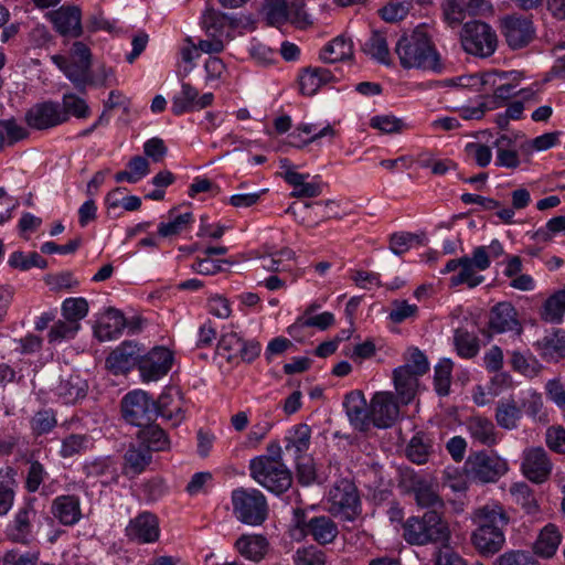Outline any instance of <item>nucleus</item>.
<instances>
[{
    "label": "nucleus",
    "mask_w": 565,
    "mask_h": 565,
    "mask_svg": "<svg viewBox=\"0 0 565 565\" xmlns=\"http://www.w3.org/2000/svg\"><path fill=\"white\" fill-rule=\"evenodd\" d=\"M466 429L475 444L493 447L500 441L494 424L487 417L476 415L466 420Z\"/></svg>",
    "instance_id": "393cba45"
},
{
    "label": "nucleus",
    "mask_w": 565,
    "mask_h": 565,
    "mask_svg": "<svg viewBox=\"0 0 565 565\" xmlns=\"http://www.w3.org/2000/svg\"><path fill=\"white\" fill-rule=\"evenodd\" d=\"M333 323V313L324 311L312 317H298L296 321L287 328V332L290 335H295L297 331L303 328H317L319 330H327Z\"/></svg>",
    "instance_id": "de8ad7c7"
},
{
    "label": "nucleus",
    "mask_w": 565,
    "mask_h": 565,
    "mask_svg": "<svg viewBox=\"0 0 565 565\" xmlns=\"http://www.w3.org/2000/svg\"><path fill=\"white\" fill-rule=\"evenodd\" d=\"M403 536L412 545H447L451 540L448 521L436 510H429L422 516H411L403 524Z\"/></svg>",
    "instance_id": "f03ea898"
},
{
    "label": "nucleus",
    "mask_w": 565,
    "mask_h": 565,
    "mask_svg": "<svg viewBox=\"0 0 565 565\" xmlns=\"http://www.w3.org/2000/svg\"><path fill=\"white\" fill-rule=\"evenodd\" d=\"M125 190V188H116L107 193L105 204L109 211L121 207L132 212L140 209L141 199L137 195H124Z\"/></svg>",
    "instance_id": "49530a36"
},
{
    "label": "nucleus",
    "mask_w": 565,
    "mask_h": 565,
    "mask_svg": "<svg viewBox=\"0 0 565 565\" xmlns=\"http://www.w3.org/2000/svg\"><path fill=\"white\" fill-rule=\"evenodd\" d=\"M414 498L418 507L438 511L444 508V501L436 489L426 481H417L413 488Z\"/></svg>",
    "instance_id": "a19ab883"
},
{
    "label": "nucleus",
    "mask_w": 565,
    "mask_h": 565,
    "mask_svg": "<svg viewBox=\"0 0 565 565\" xmlns=\"http://www.w3.org/2000/svg\"><path fill=\"white\" fill-rule=\"evenodd\" d=\"M553 463L542 447L526 448L522 454L521 471L533 483H544L551 476Z\"/></svg>",
    "instance_id": "ddd939ff"
},
{
    "label": "nucleus",
    "mask_w": 565,
    "mask_h": 565,
    "mask_svg": "<svg viewBox=\"0 0 565 565\" xmlns=\"http://www.w3.org/2000/svg\"><path fill=\"white\" fill-rule=\"evenodd\" d=\"M493 147L495 148V167L511 170L520 167V154L515 141L511 137L504 134L500 135L493 141Z\"/></svg>",
    "instance_id": "7c9ffc66"
},
{
    "label": "nucleus",
    "mask_w": 565,
    "mask_h": 565,
    "mask_svg": "<svg viewBox=\"0 0 565 565\" xmlns=\"http://www.w3.org/2000/svg\"><path fill=\"white\" fill-rule=\"evenodd\" d=\"M333 75L324 67H309L299 75V87L303 95L312 96L319 88L329 83Z\"/></svg>",
    "instance_id": "e433bc0d"
},
{
    "label": "nucleus",
    "mask_w": 565,
    "mask_h": 565,
    "mask_svg": "<svg viewBox=\"0 0 565 565\" xmlns=\"http://www.w3.org/2000/svg\"><path fill=\"white\" fill-rule=\"evenodd\" d=\"M250 477L262 487L275 493H282L291 486V473L281 460L257 456L249 461Z\"/></svg>",
    "instance_id": "20e7f679"
},
{
    "label": "nucleus",
    "mask_w": 565,
    "mask_h": 565,
    "mask_svg": "<svg viewBox=\"0 0 565 565\" xmlns=\"http://www.w3.org/2000/svg\"><path fill=\"white\" fill-rule=\"evenodd\" d=\"M521 407L534 422L547 424L548 415L544 408L542 394L535 390H529L521 402Z\"/></svg>",
    "instance_id": "a18cd8bd"
},
{
    "label": "nucleus",
    "mask_w": 565,
    "mask_h": 565,
    "mask_svg": "<svg viewBox=\"0 0 565 565\" xmlns=\"http://www.w3.org/2000/svg\"><path fill=\"white\" fill-rule=\"evenodd\" d=\"M471 521L477 527L502 529L508 523V516L501 504L489 502L473 510Z\"/></svg>",
    "instance_id": "c756f323"
},
{
    "label": "nucleus",
    "mask_w": 565,
    "mask_h": 565,
    "mask_svg": "<svg viewBox=\"0 0 565 565\" xmlns=\"http://www.w3.org/2000/svg\"><path fill=\"white\" fill-rule=\"evenodd\" d=\"M494 418L501 428L513 430L522 418V408L513 398L502 399L497 405Z\"/></svg>",
    "instance_id": "58836bf2"
},
{
    "label": "nucleus",
    "mask_w": 565,
    "mask_h": 565,
    "mask_svg": "<svg viewBox=\"0 0 565 565\" xmlns=\"http://www.w3.org/2000/svg\"><path fill=\"white\" fill-rule=\"evenodd\" d=\"M419 376L408 371L406 367H396L393 371V382L395 391L402 404H409L416 396Z\"/></svg>",
    "instance_id": "473e14b6"
},
{
    "label": "nucleus",
    "mask_w": 565,
    "mask_h": 565,
    "mask_svg": "<svg viewBox=\"0 0 565 565\" xmlns=\"http://www.w3.org/2000/svg\"><path fill=\"white\" fill-rule=\"evenodd\" d=\"M151 459V454L142 446L130 445L124 455L122 473L135 478L146 470Z\"/></svg>",
    "instance_id": "f704fd0d"
},
{
    "label": "nucleus",
    "mask_w": 565,
    "mask_h": 565,
    "mask_svg": "<svg viewBox=\"0 0 565 565\" xmlns=\"http://www.w3.org/2000/svg\"><path fill=\"white\" fill-rule=\"evenodd\" d=\"M562 542V535L556 525L548 523L545 525L533 546L534 553L541 557H552Z\"/></svg>",
    "instance_id": "c9c22d12"
},
{
    "label": "nucleus",
    "mask_w": 565,
    "mask_h": 565,
    "mask_svg": "<svg viewBox=\"0 0 565 565\" xmlns=\"http://www.w3.org/2000/svg\"><path fill=\"white\" fill-rule=\"evenodd\" d=\"M486 92H493L486 98L488 109H497L505 105V103L515 95V89L522 79V74L518 71L484 72Z\"/></svg>",
    "instance_id": "9d476101"
},
{
    "label": "nucleus",
    "mask_w": 565,
    "mask_h": 565,
    "mask_svg": "<svg viewBox=\"0 0 565 565\" xmlns=\"http://www.w3.org/2000/svg\"><path fill=\"white\" fill-rule=\"evenodd\" d=\"M399 407L391 392H377L371 399L370 422L379 428L391 427L398 418Z\"/></svg>",
    "instance_id": "dca6fc26"
},
{
    "label": "nucleus",
    "mask_w": 565,
    "mask_h": 565,
    "mask_svg": "<svg viewBox=\"0 0 565 565\" xmlns=\"http://www.w3.org/2000/svg\"><path fill=\"white\" fill-rule=\"evenodd\" d=\"M29 127L38 130L50 129L65 122V114L61 105L54 102H43L32 106L25 114Z\"/></svg>",
    "instance_id": "a211bd4d"
},
{
    "label": "nucleus",
    "mask_w": 565,
    "mask_h": 565,
    "mask_svg": "<svg viewBox=\"0 0 565 565\" xmlns=\"http://www.w3.org/2000/svg\"><path fill=\"white\" fill-rule=\"evenodd\" d=\"M452 367L454 363L450 359H441L435 366L434 385L440 396L449 394Z\"/></svg>",
    "instance_id": "8fccbe9b"
},
{
    "label": "nucleus",
    "mask_w": 565,
    "mask_h": 565,
    "mask_svg": "<svg viewBox=\"0 0 565 565\" xmlns=\"http://www.w3.org/2000/svg\"><path fill=\"white\" fill-rule=\"evenodd\" d=\"M488 328L492 333L513 332L521 335L523 332L522 323L518 318L514 306L509 301H502L494 305L489 312Z\"/></svg>",
    "instance_id": "f3484780"
},
{
    "label": "nucleus",
    "mask_w": 565,
    "mask_h": 565,
    "mask_svg": "<svg viewBox=\"0 0 565 565\" xmlns=\"http://www.w3.org/2000/svg\"><path fill=\"white\" fill-rule=\"evenodd\" d=\"M36 511L32 504H25L15 513L13 521L8 526L10 539L15 543L28 544L32 539V521Z\"/></svg>",
    "instance_id": "bb28decb"
},
{
    "label": "nucleus",
    "mask_w": 565,
    "mask_h": 565,
    "mask_svg": "<svg viewBox=\"0 0 565 565\" xmlns=\"http://www.w3.org/2000/svg\"><path fill=\"white\" fill-rule=\"evenodd\" d=\"M137 439L150 454L152 451H167L171 447L167 433L157 424H147L137 433Z\"/></svg>",
    "instance_id": "2f4dec72"
},
{
    "label": "nucleus",
    "mask_w": 565,
    "mask_h": 565,
    "mask_svg": "<svg viewBox=\"0 0 565 565\" xmlns=\"http://www.w3.org/2000/svg\"><path fill=\"white\" fill-rule=\"evenodd\" d=\"M51 512L63 525H74L82 518L81 502L76 495H58L52 502Z\"/></svg>",
    "instance_id": "cd10ccee"
},
{
    "label": "nucleus",
    "mask_w": 565,
    "mask_h": 565,
    "mask_svg": "<svg viewBox=\"0 0 565 565\" xmlns=\"http://www.w3.org/2000/svg\"><path fill=\"white\" fill-rule=\"evenodd\" d=\"M56 424V416L52 409L36 412L30 422L32 433L38 436L50 433Z\"/></svg>",
    "instance_id": "bf43d9fd"
},
{
    "label": "nucleus",
    "mask_w": 565,
    "mask_h": 565,
    "mask_svg": "<svg viewBox=\"0 0 565 565\" xmlns=\"http://www.w3.org/2000/svg\"><path fill=\"white\" fill-rule=\"evenodd\" d=\"M198 90L188 83H183L181 92L172 99L171 110L174 115H182L184 113L195 110V100Z\"/></svg>",
    "instance_id": "09e8293b"
},
{
    "label": "nucleus",
    "mask_w": 565,
    "mask_h": 565,
    "mask_svg": "<svg viewBox=\"0 0 565 565\" xmlns=\"http://www.w3.org/2000/svg\"><path fill=\"white\" fill-rule=\"evenodd\" d=\"M311 438V429L306 424L297 425L288 437L287 449H295V452L301 454L309 449Z\"/></svg>",
    "instance_id": "680f3d73"
},
{
    "label": "nucleus",
    "mask_w": 565,
    "mask_h": 565,
    "mask_svg": "<svg viewBox=\"0 0 565 565\" xmlns=\"http://www.w3.org/2000/svg\"><path fill=\"white\" fill-rule=\"evenodd\" d=\"M90 446V439L87 435L72 434L62 440L60 455L63 458H70L81 455Z\"/></svg>",
    "instance_id": "6e6d98bb"
},
{
    "label": "nucleus",
    "mask_w": 565,
    "mask_h": 565,
    "mask_svg": "<svg viewBox=\"0 0 565 565\" xmlns=\"http://www.w3.org/2000/svg\"><path fill=\"white\" fill-rule=\"evenodd\" d=\"M50 21L62 35L77 38L82 34V13L77 7H61L49 13Z\"/></svg>",
    "instance_id": "b1692460"
},
{
    "label": "nucleus",
    "mask_w": 565,
    "mask_h": 565,
    "mask_svg": "<svg viewBox=\"0 0 565 565\" xmlns=\"http://www.w3.org/2000/svg\"><path fill=\"white\" fill-rule=\"evenodd\" d=\"M126 535L139 544L156 542L160 535L158 519L149 512L137 515L126 526Z\"/></svg>",
    "instance_id": "aec40b11"
},
{
    "label": "nucleus",
    "mask_w": 565,
    "mask_h": 565,
    "mask_svg": "<svg viewBox=\"0 0 565 565\" xmlns=\"http://www.w3.org/2000/svg\"><path fill=\"white\" fill-rule=\"evenodd\" d=\"M39 559V551L20 552L11 550L4 553L1 565H38Z\"/></svg>",
    "instance_id": "338daca9"
},
{
    "label": "nucleus",
    "mask_w": 565,
    "mask_h": 565,
    "mask_svg": "<svg viewBox=\"0 0 565 565\" xmlns=\"http://www.w3.org/2000/svg\"><path fill=\"white\" fill-rule=\"evenodd\" d=\"M395 53L405 70L415 68L435 74H441L445 70L443 58L424 24L405 32L395 44Z\"/></svg>",
    "instance_id": "f257e3e1"
},
{
    "label": "nucleus",
    "mask_w": 565,
    "mask_h": 565,
    "mask_svg": "<svg viewBox=\"0 0 565 565\" xmlns=\"http://www.w3.org/2000/svg\"><path fill=\"white\" fill-rule=\"evenodd\" d=\"M9 266L19 270H29L33 267L45 268L47 262L38 253L33 252L24 254L22 252H13L8 259Z\"/></svg>",
    "instance_id": "864d4df0"
},
{
    "label": "nucleus",
    "mask_w": 565,
    "mask_h": 565,
    "mask_svg": "<svg viewBox=\"0 0 565 565\" xmlns=\"http://www.w3.org/2000/svg\"><path fill=\"white\" fill-rule=\"evenodd\" d=\"M490 267L483 249H472L471 256H462L454 258L446 263L440 274L446 275L457 271L449 278L450 287L467 286L468 288H476L484 281V276L480 271H484Z\"/></svg>",
    "instance_id": "7ed1b4c3"
},
{
    "label": "nucleus",
    "mask_w": 565,
    "mask_h": 565,
    "mask_svg": "<svg viewBox=\"0 0 565 565\" xmlns=\"http://www.w3.org/2000/svg\"><path fill=\"white\" fill-rule=\"evenodd\" d=\"M88 313V302L83 297L67 298L62 303V316L64 319L81 324L79 321Z\"/></svg>",
    "instance_id": "5fc2aeb1"
},
{
    "label": "nucleus",
    "mask_w": 565,
    "mask_h": 565,
    "mask_svg": "<svg viewBox=\"0 0 565 565\" xmlns=\"http://www.w3.org/2000/svg\"><path fill=\"white\" fill-rule=\"evenodd\" d=\"M295 253L290 248H282L278 252L271 253L268 257L262 260L263 267L273 273H281L291 269V262Z\"/></svg>",
    "instance_id": "603ef678"
},
{
    "label": "nucleus",
    "mask_w": 565,
    "mask_h": 565,
    "mask_svg": "<svg viewBox=\"0 0 565 565\" xmlns=\"http://www.w3.org/2000/svg\"><path fill=\"white\" fill-rule=\"evenodd\" d=\"M465 467L470 480L482 484L495 483L509 471L507 459L495 451L487 450L471 452Z\"/></svg>",
    "instance_id": "39448f33"
},
{
    "label": "nucleus",
    "mask_w": 565,
    "mask_h": 565,
    "mask_svg": "<svg viewBox=\"0 0 565 565\" xmlns=\"http://www.w3.org/2000/svg\"><path fill=\"white\" fill-rule=\"evenodd\" d=\"M89 67L87 64L70 63L65 72V76L74 84V86L85 92L86 86L90 84Z\"/></svg>",
    "instance_id": "e2e57ef3"
},
{
    "label": "nucleus",
    "mask_w": 565,
    "mask_h": 565,
    "mask_svg": "<svg viewBox=\"0 0 565 565\" xmlns=\"http://www.w3.org/2000/svg\"><path fill=\"white\" fill-rule=\"evenodd\" d=\"M463 50L479 57H488L494 53L498 45L495 31L480 21L467 22L460 34Z\"/></svg>",
    "instance_id": "0eeeda50"
},
{
    "label": "nucleus",
    "mask_w": 565,
    "mask_h": 565,
    "mask_svg": "<svg viewBox=\"0 0 565 565\" xmlns=\"http://www.w3.org/2000/svg\"><path fill=\"white\" fill-rule=\"evenodd\" d=\"M337 524L327 515H320L306 520L303 513L296 512L295 526L290 530V535L295 540H301L310 535L321 545L332 543L338 536Z\"/></svg>",
    "instance_id": "9b49d317"
},
{
    "label": "nucleus",
    "mask_w": 565,
    "mask_h": 565,
    "mask_svg": "<svg viewBox=\"0 0 565 565\" xmlns=\"http://www.w3.org/2000/svg\"><path fill=\"white\" fill-rule=\"evenodd\" d=\"M126 327L124 313L115 308L106 309L99 317L95 327V335L100 341L117 339Z\"/></svg>",
    "instance_id": "a878e982"
},
{
    "label": "nucleus",
    "mask_w": 565,
    "mask_h": 565,
    "mask_svg": "<svg viewBox=\"0 0 565 565\" xmlns=\"http://www.w3.org/2000/svg\"><path fill=\"white\" fill-rule=\"evenodd\" d=\"M505 536L502 529L476 527L471 533V544L482 556L497 554L504 545Z\"/></svg>",
    "instance_id": "5701e85b"
},
{
    "label": "nucleus",
    "mask_w": 565,
    "mask_h": 565,
    "mask_svg": "<svg viewBox=\"0 0 565 565\" xmlns=\"http://www.w3.org/2000/svg\"><path fill=\"white\" fill-rule=\"evenodd\" d=\"M497 565H540V563L524 551H509L500 555Z\"/></svg>",
    "instance_id": "774afa93"
},
{
    "label": "nucleus",
    "mask_w": 565,
    "mask_h": 565,
    "mask_svg": "<svg viewBox=\"0 0 565 565\" xmlns=\"http://www.w3.org/2000/svg\"><path fill=\"white\" fill-rule=\"evenodd\" d=\"M121 414L130 425L143 427L156 415V402L142 390H134L121 399Z\"/></svg>",
    "instance_id": "f8f14e48"
},
{
    "label": "nucleus",
    "mask_w": 565,
    "mask_h": 565,
    "mask_svg": "<svg viewBox=\"0 0 565 565\" xmlns=\"http://www.w3.org/2000/svg\"><path fill=\"white\" fill-rule=\"evenodd\" d=\"M237 552L246 559L260 562L268 550V542L260 534H244L235 542Z\"/></svg>",
    "instance_id": "72a5a7b5"
},
{
    "label": "nucleus",
    "mask_w": 565,
    "mask_h": 565,
    "mask_svg": "<svg viewBox=\"0 0 565 565\" xmlns=\"http://www.w3.org/2000/svg\"><path fill=\"white\" fill-rule=\"evenodd\" d=\"M457 353L465 359H471L479 352V343L476 337L468 332H457L455 335Z\"/></svg>",
    "instance_id": "69168bd1"
},
{
    "label": "nucleus",
    "mask_w": 565,
    "mask_h": 565,
    "mask_svg": "<svg viewBox=\"0 0 565 565\" xmlns=\"http://www.w3.org/2000/svg\"><path fill=\"white\" fill-rule=\"evenodd\" d=\"M81 329V324H75L70 320H58L55 322L50 332H49V342L50 343H60L63 340H68L74 338L78 330Z\"/></svg>",
    "instance_id": "052dcab7"
},
{
    "label": "nucleus",
    "mask_w": 565,
    "mask_h": 565,
    "mask_svg": "<svg viewBox=\"0 0 565 565\" xmlns=\"http://www.w3.org/2000/svg\"><path fill=\"white\" fill-rule=\"evenodd\" d=\"M412 3L408 0H392L380 9L381 18L390 23L397 22L406 18Z\"/></svg>",
    "instance_id": "13d9d810"
},
{
    "label": "nucleus",
    "mask_w": 565,
    "mask_h": 565,
    "mask_svg": "<svg viewBox=\"0 0 565 565\" xmlns=\"http://www.w3.org/2000/svg\"><path fill=\"white\" fill-rule=\"evenodd\" d=\"M167 222H161L158 226V234L162 237H172L185 231L194 221L191 212L177 213L171 210Z\"/></svg>",
    "instance_id": "ea45409f"
},
{
    "label": "nucleus",
    "mask_w": 565,
    "mask_h": 565,
    "mask_svg": "<svg viewBox=\"0 0 565 565\" xmlns=\"http://www.w3.org/2000/svg\"><path fill=\"white\" fill-rule=\"evenodd\" d=\"M140 348L132 341H124L106 359L107 369L115 375L126 374L139 365Z\"/></svg>",
    "instance_id": "6ab92c4d"
},
{
    "label": "nucleus",
    "mask_w": 565,
    "mask_h": 565,
    "mask_svg": "<svg viewBox=\"0 0 565 565\" xmlns=\"http://www.w3.org/2000/svg\"><path fill=\"white\" fill-rule=\"evenodd\" d=\"M185 404L179 391L169 388L164 391L156 403V414L179 426L185 418Z\"/></svg>",
    "instance_id": "412c9836"
},
{
    "label": "nucleus",
    "mask_w": 565,
    "mask_h": 565,
    "mask_svg": "<svg viewBox=\"0 0 565 565\" xmlns=\"http://www.w3.org/2000/svg\"><path fill=\"white\" fill-rule=\"evenodd\" d=\"M343 406L351 424L359 430H366L370 423V412L365 409L366 401L361 391H352L345 395Z\"/></svg>",
    "instance_id": "c85d7f7f"
},
{
    "label": "nucleus",
    "mask_w": 565,
    "mask_h": 565,
    "mask_svg": "<svg viewBox=\"0 0 565 565\" xmlns=\"http://www.w3.org/2000/svg\"><path fill=\"white\" fill-rule=\"evenodd\" d=\"M232 505L235 518L247 525L264 523L268 515L266 497L254 488H238L232 492Z\"/></svg>",
    "instance_id": "423d86ee"
},
{
    "label": "nucleus",
    "mask_w": 565,
    "mask_h": 565,
    "mask_svg": "<svg viewBox=\"0 0 565 565\" xmlns=\"http://www.w3.org/2000/svg\"><path fill=\"white\" fill-rule=\"evenodd\" d=\"M353 56V43L344 35H339L327 43L320 52V58L326 63H337Z\"/></svg>",
    "instance_id": "4c0bfd02"
},
{
    "label": "nucleus",
    "mask_w": 565,
    "mask_h": 565,
    "mask_svg": "<svg viewBox=\"0 0 565 565\" xmlns=\"http://www.w3.org/2000/svg\"><path fill=\"white\" fill-rule=\"evenodd\" d=\"M60 105L61 110L65 114V122L68 121L70 117L86 119L92 114L87 102L74 93H65Z\"/></svg>",
    "instance_id": "c03bdc74"
},
{
    "label": "nucleus",
    "mask_w": 565,
    "mask_h": 565,
    "mask_svg": "<svg viewBox=\"0 0 565 565\" xmlns=\"http://www.w3.org/2000/svg\"><path fill=\"white\" fill-rule=\"evenodd\" d=\"M463 151L467 160L479 168H487L492 161V148L480 141L467 142Z\"/></svg>",
    "instance_id": "3c124183"
},
{
    "label": "nucleus",
    "mask_w": 565,
    "mask_h": 565,
    "mask_svg": "<svg viewBox=\"0 0 565 565\" xmlns=\"http://www.w3.org/2000/svg\"><path fill=\"white\" fill-rule=\"evenodd\" d=\"M418 315V307L406 300H394L388 313V318L394 323H402L406 320L415 319Z\"/></svg>",
    "instance_id": "0e129e2a"
},
{
    "label": "nucleus",
    "mask_w": 565,
    "mask_h": 565,
    "mask_svg": "<svg viewBox=\"0 0 565 565\" xmlns=\"http://www.w3.org/2000/svg\"><path fill=\"white\" fill-rule=\"evenodd\" d=\"M330 511L333 515L353 521L361 513V501L355 484L349 479L337 481L329 491Z\"/></svg>",
    "instance_id": "1a4fd4ad"
},
{
    "label": "nucleus",
    "mask_w": 565,
    "mask_h": 565,
    "mask_svg": "<svg viewBox=\"0 0 565 565\" xmlns=\"http://www.w3.org/2000/svg\"><path fill=\"white\" fill-rule=\"evenodd\" d=\"M239 21L214 9H207L202 15V26L207 36H220L233 40V31L238 28Z\"/></svg>",
    "instance_id": "4be33fe9"
},
{
    "label": "nucleus",
    "mask_w": 565,
    "mask_h": 565,
    "mask_svg": "<svg viewBox=\"0 0 565 565\" xmlns=\"http://www.w3.org/2000/svg\"><path fill=\"white\" fill-rule=\"evenodd\" d=\"M294 565H327V555L313 545L298 548L292 555Z\"/></svg>",
    "instance_id": "4d7b16f0"
},
{
    "label": "nucleus",
    "mask_w": 565,
    "mask_h": 565,
    "mask_svg": "<svg viewBox=\"0 0 565 565\" xmlns=\"http://www.w3.org/2000/svg\"><path fill=\"white\" fill-rule=\"evenodd\" d=\"M263 12L268 24L280 28L286 23L298 29H306L312 20L303 6L298 2L287 3L285 0H265Z\"/></svg>",
    "instance_id": "6e6552de"
},
{
    "label": "nucleus",
    "mask_w": 565,
    "mask_h": 565,
    "mask_svg": "<svg viewBox=\"0 0 565 565\" xmlns=\"http://www.w3.org/2000/svg\"><path fill=\"white\" fill-rule=\"evenodd\" d=\"M172 353L163 347L153 348L139 358V372L143 382L158 381L164 376L172 365Z\"/></svg>",
    "instance_id": "2eb2a0df"
},
{
    "label": "nucleus",
    "mask_w": 565,
    "mask_h": 565,
    "mask_svg": "<svg viewBox=\"0 0 565 565\" xmlns=\"http://www.w3.org/2000/svg\"><path fill=\"white\" fill-rule=\"evenodd\" d=\"M565 315V289L550 296L541 309V318L550 323H561Z\"/></svg>",
    "instance_id": "79ce46f5"
},
{
    "label": "nucleus",
    "mask_w": 565,
    "mask_h": 565,
    "mask_svg": "<svg viewBox=\"0 0 565 565\" xmlns=\"http://www.w3.org/2000/svg\"><path fill=\"white\" fill-rule=\"evenodd\" d=\"M363 52L377 62L388 65L391 53L386 38L381 32H373L363 44Z\"/></svg>",
    "instance_id": "37998d69"
},
{
    "label": "nucleus",
    "mask_w": 565,
    "mask_h": 565,
    "mask_svg": "<svg viewBox=\"0 0 565 565\" xmlns=\"http://www.w3.org/2000/svg\"><path fill=\"white\" fill-rule=\"evenodd\" d=\"M501 31L508 45L513 50L525 47L535 36L532 20L518 14L504 17L501 20Z\"/></svg>",
    "instance_id": "4468645a"
}]
</instances>
